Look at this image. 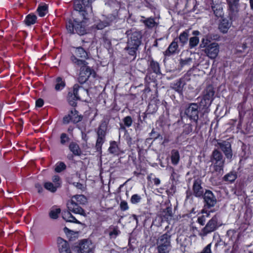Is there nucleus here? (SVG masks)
Returning a JSON list of instances; mask_svg holds the SVG:
<instances>
[{
  "label": "nucleus",
  "mask_w": 253,
  "mask_h": 253,
  "mask_svg": "<svg viewBox=\"0 0 253 253\" xmlns=\"http://www.w3.org/2000/svg\"><path fill=\"white\" fill-rule=\"evenodd\" d=\"M64 231L66 233H69V232H72V231L69 230L68 228L67 227H64Z\"/></svg>",
  "instance_id": "e2e57ef3"
},
{
  "label": "nucleus",
  "mask_w": 253,
  "mask_h": 253,
  "mask_svg": "<svg viewBox=\"0 0 253 253\" xmlns=\"http://www.w3.org/2000/svg\"><path fill=\"white\" fill-rule=\"evenodd\" d=\"M35 187L38 190V193H41L42 192L43 189L41 185L39 183H37L35 184Z\"/></svg>",
  "instance_id": "13d9d810"
},
{
  "label": "nucleus",
  "mask_w": 253,
  "mask_h": 253,
  "mask_svg": "<svg viewBox=\"0 0 253 253\" xmlns=\"http://www.w3.org/2000/svg\"><path fill=\"white\" fill-rule=\"evenodd\" d=\"M94 0H75L74 9L78 12V16L73 21L69 20L66 24V29L71 34L77 33L84 35L86 33L85 20L88 19V13L92 10L91 3Z\"/></svg>",
  "instance_id": "f257e3e1"
},
{
  "label": "nucleus",
  "mask_w": 253,
  "mask_h": 253,
  "mask_svg": "<svg viewBox=\"0 0 253 253\" xmlns=\"http://www.w3.org/2000/svg\"><path fill=\"white\" fill-rule=\"evenodd\" d=\"M247 45L246 43H243L242 44V45H239L237 47V51L238 52H243L245 49L247 48Z\"/></svg>",
  "instance_id": "864d4df0"
},
{
  "label": "nucleus",
  "mask_w": 253,
  "mask_h": 253,
  "mask_svg": "<svg viewBox=\"0 0 253 253\" xmlns=\"http://www.w3.org/2000/svg\"><path fill=\"white\" fill-rule=\"evenodd\" d=\"M44 187L47 190L54 193L56 191L57 188H59V184H54L51 182H46L44 184Z\"/></svg>",
  "instance_id": "a878e982"
},
{
  "label": "nucleus",
  "mask_w": 253,
  "mask_h": 253,
  "mask_svg": "<svg viewBox=\"0 0 253 253\" xmlns=\"http://www.w3.org/2000/svg\"><path fill=\"white\" fill-rule=\"evenodd\" d=\"M71 60L76 66L80 68L78 78V82L80 84L85 83L90 76L95 77V72L87 65L88 63L84 59H78L74 55H72Z\"/></svg>",
  "instance_id": "f03ea898"
},
{
  "label": "nucleus",
  "mask_w": 253,
  "mask_h": 253,
  "mask_svg": "<svg viewBox=\"0 0 253 253\" xmlns=\"http://www.w3.org/2000/svg\"><path fill=\"white\" fill-rule=\"evenodd\" d=\"M123 122L125 124V125L128 127L130 126L132 123V119L130 116H126V117L124 118L123 119Z\"/></svg>",
  "instance_id": "de8ad7c7"
},
{
  "label": "nucleus",
  "mask_w": 253,
  "mask_h": 253,
  "mask_svg": "<svg viewBox=\"0 0 253 253\" xmlns=\"http://www.w3.org/2000/svg\"><path fill=\"white\" fill-rule=\"evenodd\" d=\"M82 117L78 114V112L76 110H72L67 116H65L63 119L64 124H68L70 122L74 123H77L81 121Z\"/></svg>",
  "instance_id": "ddd939ff"
},
{
  "label": "nucleus",
  "mask_w": 253,
  "mask_h": 253,
  "mask_svg": "<svg viewBox=\"0 0 253 253\" xmlns=\"http://www.w3.org/2000/svg\"><path fill=\"white\" fill-rule=\"evenodd\" d=\"M202 180L199 178L194 181L193 185V192L194 196L200 197L203 196L204 189L201 185Z\"/></svg>",
  "instance_id": "f3484780"
},
{
  "label": "nucleus",
  "mask_w": 253,
  "mask_h": 253,
  "mask_svg": "<svg viewBox=\"0 0 253 253\" xmlns=\"http://www.w3.org/2000/svg\"><path fill=\"white\" fill-rule=\"evenodd\" d=\"M178 45L177 44V39L175 38L170 44L168 49L165 51L166 55L169 56L176 53L178 49Z\"/></svg>",
  "instance_id": "412c9836"
},
{
  "label": "nucleus",
  "mask_w": 253,
  "mask_h": 253,
  "mask_svg": "<svg viewBox=\"0 0 253 253\" xmlns=\"http://www.w3.org/2000/svg\"><path fill=\"white\" fill-rule=\"evenodd\" d=\"M154 182L155 185H159L160 183V180L158 178H155L154 179Z\"/></svg>",
  "instance_id": "052dcab7"
},
{
  "label": "nucleus",
  "mask_w": 253,
  "mask_h": 253,
  "mask_svg": "<svg viewBox=\"0 0 253 253\" xmlns=\"http://www.w3.org/2000/svg\"><path fill=\"white\" fill-rule=\"evenodd\" d=\"M192 59L191 58H187L185 59H181L180 61V64L182 67L190 65V63L192 62Z\"/></svg>",
  "instance_id": "09e8293b"
},
{
  "label": "nucleus",
  "mask_w": 253,
  "mask_h": 253,
  "mask_svg": "<svg viewBox=\"0 0 253 253\" xmlns=\"http://www.w3.org/2000/svg\"><path fill=\"white\" fill-rule=\"evenodd\" d=\"M237 177L236 174L233 172H230L226 175H225L224 177V179L225 181L233 182L234 181Z\"/></svg>",
  "instance_id": "ea45409f"
},
{
  "label": "nucleus",
  "mask_w": 253,
  "mask_h": 253,
  "mask_svg": "<svg viewBox=\"0 0 253 253\" xmlns=\"http://www.w3.org/2000/svg\"><path fill=\"white\" fill-rule=\"evenodd\" d=\"M211 161L213 165L215 171L220 172L223 170L225 164V158L221 152L217 149H215L212 151L211 156Z\"/></svg>",
  "instance_id": "39448f33"
},
{
  "label": "nucleus",
  "mask_w": 253,
  "mask_h": 253,
  "mask_svg": "<svg viewBox=\"0 0 253 253\" xmlns=\"http://www.w3.org/2000/svg\"><path fill=\"white\" fill-rule=\"evenodd\" d=\"M77 186L79 188H81V187L82 186V184H80V183H77Z\"/></svg>",
  "instance_id": "338daca9"
},
{
  "label": "nucleus",
  "mask_w": 253,
  "mask_h": 253,
  "mask_svg": "<svg viewBox=\"0 0 253 253\" xmlns=\"http://www.w3.org/2000/svg\"><path fill=\"white\" fill-rule=\"evenodd\" d=\"M86 92V90L80 86L75 84L73 86V92H70L68 95V100L69 104L72 106L76 105V101L81 99V96Z\"/></svg>",
  "instance_id": "423d86ee"
},
{
  "label": "nucleus",
  "mask_w": 253,
  "mask_h": 253,
  "mask_svg": "<svg viewBox=\"0 0 253 253\" xmlns=\"http://www.w3.org/2000/svg\"><path fill=\"white\" fill-rule=\"evenodd\" d=\"M36 106L41 107L43 105V100L42 99H38L36 102Z\"/></svg>",
  "instance_id": "4d7b16f0"
},
{
  "label": "nucleus",
  "mask_w": 253,
  "mask_h": 253,
  "mask_svg": "<svg viewBox=\"0 0 253 253\" xmlns=\"http://www.w3.org/2000/svg\"><path fill=\"white\" fill-rule=\"evenodd\" d=\"M66 168V165L63 162H60L56 165L55 170L57 172H60Z\"/></svg>",
  "instance_id": "37998d69"
},
{
  "label": "nucleus",
  "mask_w": 253,
  "mask_h": 253,
  "mask_svg": "<svg viewBox=\"0 0 253 253\" xmlns=\"http://www.w3.org/2000/svg\"><path fill=\"white\" fill-rule=\"evenodd\" d=\"M184 85V81L182 79H180L176 83L173 84L172 88L178 92L181 93Z\"/></svg>",
  "instance_id": "2f4dec72"
},
{
  "label": "nucleus",
  "mask_w": 253,
  "mask_h": 253,
  "mask_svg": "<svg viewBox=\"0 0 253 253\" xmlns=\"http://www.w3.org/2000/svg\"><path fill=\"white\" fill-rule=\"evenodd\" d=\"M37 11L40 16L43 17L48 12V6L44 3H42L39 5Z\"/></svg>",
  "instance_id": "cd10ccee"
},
{
  "label": "nucleus",
  "mask_w": 253,
  "mask_h": 253,
  "mask_svg": "<svg viewBox=\"0 0 253 253\" xmlns=\"http://www.w3.org/2000/svg\"><path fill=\"white\" fill-rule=\"evenodd\" d=\"M190 4H192L193 5V7L195 6V0H188L187 3L186 4V7L187 8L191 9V7L190 6Z\"/></svg>",
  "instance_id": "6e6d98bb"
},
{
  "label": "nucleus",
  "mask_w": 253,
  "mask_h": 253,
  "mask_svg": "<svg viewBox=\"0 0 253 253\" xmlns=\"http://www.w3.org/2000/svg\"><path fill=\"white\" fill-rule=\"evenodd\" d=\"M229 11V15L231 17L235 16L239 9V0H227Z\"/></svg>",
  "instance_id": "dca6fc26"
},
{
  "label": "nucleus",
  "mask_w": 253,
  "mask_h": 253,
  "mask_svg": "<svg viewBox=\"0 0 253 253\" xmlns=\"http://www.w3.org/2000/svg\"><path fill=\"white\" fill-rule=\"evenodd\" d=\"M59 251L60 253H71L68 243L62 239L58 240Z\"/></svg>",
  "instance_id": "aec40b11"
},
{
  "label": "nucleus",
  "mask_w": 253,
  "mask_h": 253,
  "mask_svg": "<svg viewBox=\"0 0 253 253\" xmlns=\"http://www.w3.org/2000/svg\"><path fill=\"white\" fill-rule=\"evenodd\" d=\"M250 4L251 8L252 9H253V0H250Z\"/></svg>",
  "instance_id": "69168bd1"
},
{
  "label": "nucleus",
  "mask_w": 253,
  "mask_h": 253,
  "mask_svg": "<svg viewBox=\"0 0 253 253\" xmlns=\"http://www.w3.org/2000/svg\"><path fill=\"white\" fill-rule=\"evenodd\" d=\"M203 213H205L206 214L202 215L198 217L197 221L201 225H204L206 222L207 218L209 217L210 213L207 211L205 212L203 211Z\"/></svg>",
  "instance_id": "e433bc0d"
},
{
  "label": "nucleus",
  "mask_w": 253,
  "mask_h": 253,
  "mask_svg": "<svg viewBox=\"0 0 253 253\" xmlns=\"http://www.w3.org/2000/svg\"><path fill=\"white\" fill-rule=\"evenodd\" d=\"M214 90L212 85L208 86L204 91L203 99L201 101V103H205L204 106H209L213 99Z\"/></svg>",
  "instance_id": "f8f14e48"
},
{
  "label": "nucleus",
  "mask_w": 253,
  "mask_h": 253,
  "mask_svg": "<svg viewBox=\"0 0 253 253\" xmlns=\"http://www.w3.org/2000/svg\"><path fill=\"white\" fill-rule=\"evenodd\" d=\"M65 85V83L60 77H58L56 80L55 89L56 90L62 89Z\"/></svg>",
  "instance_id": "c9c22d12"
},
{
  "label": "nucleus",
  "mask_w": 253,
  "mask_h": 253,
  "mask_svg": "<svg viewBox=\"0 0 253 253\" xmlns=\"http://www.w3.org/2000/svg\"><path fill=\"white\" fill-rule=\"evenodd\" d=\"M115 19L116 17L115 16H111L108 20H103L98 23L96 25V28L98 29H103L106 26H109L110 23Z\"/></svg>",
  "instance_id": "393cba45"
},
{
  "label": "nucleus",
  "mask_w": 253,
  "mask_h": 253,
  "mask_svg": "<svg viewBox=\"0 0 253 253\" xmlns=\"http://www.w3.org/2000/svg\"><path fill=\"white\" fill-rule=\"evenodd\" d=\"M206 55L210 59H214L218 55L219 51V45L216 42L211 43L203 50Z\"/></svg>",
  "instance_id": "9b49d317"
},
{
  "label": "nucleus",
  "mask_w": 253,
  "mask_h": 253,
  "mask_svg": "<svg viewBox=\"0 0 253 253\" xmlns=\"http://www.w3.org/2000/svg\"><path fill=\"white\" fill-rule=\"evenodd\" d=\"M60 141L62 144H64L69 141V137L66 133H63L60 136Z\"/></svg>",
  "instance_id": "8fccbe9b"
},
{
  "label": "nucleus",
  "mask_w": 253,
  "mask_h": 253,
  "mask_svg": "<svg viewBox=\"0 0 253 253\" xmlns=\"http://www.w3.org/2000/svg\"><path fill=\"white\" fill-rule=\"evenodd\" d=\"M74 54V55L76 58L77 56L81 58L86 59L88 56L86 51L81 46L75 48Z\"/></svg>",
  "instance_id": "5701e85b"
},
{
  "label": "nucleus",
  "mask_w": 253,
  "mask_h": 253,
  "mask_svg": "<svg viewBox=\"0 0 253 253\" xmlns=\"http://www.w3.org/2000/svg\"><path fill=\"white\" fill-rule=\"evenodd\" d=\"M150 67L153 70V72L158 73L160 71L159 64L158 62L154 61H151L150 62Z\"/></svg>",
  "instance_id": "79ce46f5"
},
{
  "label": "nucleus",
  "mask_w": 253,
  "mask_h": 253,
  "mask_svg": "<svg viewBox=\"0 0 253 253\" xmlns=\"http://www.w3.org/2000/svg\"><path fill=\"white\" fill-rule=\"evenodd\" d=\"M171 234L169 232L161 235L157 241V246H171Z\"/></svg>",
  "instance_id": "a211bd4d"
},
{
  "label": "nucleus",
  "mask_w": 253,
  "mask_h": 253,
  "mask_svg": "<svg viewBox=\"0 0 253 253\" xmlns=\"http://www.w3.org/2000/svg\"><path fill=\"white\" fill-rule=\"evenodd\" d=\"M199 42V39L197 37H193L189 39V46L191 48L196 46Z\"/></svg>",
  "instance_id": "58836bf2"
},
{
  "label": "nucleus",
  "mask_w": 253,
  "mask_h": 253,
  "mask_svg": "<svg viewBox=\"0 0 253 253\" xmlns=\"http://www.w3.org/2000/svg\"><path fill=\"white\" fill-rule=\"evenodd\" d=\"M69 149L75 155L79 156L81 154V151L79 145L75 142H71L70 144Z\"/></svg>",
  "instance_id": "c756f323"
},
{
  "label": "nucleus",
  "mask_w": 253,
  "mask_h": 253,
  "mask_svg": "<svg viewBox=\"0 0 253 253\" xmlns=\"http://www.w3.org/2000/svg\"><path fill=\"white\" fill-rule=\"evenodd\" d=\"M231 25V22L227 18H223L220 21L218 29L222 33H227L229 28Z\"/></svg>",
  "instance_id": "6ab92c4d"
},
{
  "label": "nucleus",
  "mask_w": 253,
  "mask_h": 253,
  "mask_svg": "<svg viewBox=\"0 0 253 253\" xmlns=\"http://www.w3.org/2000/svg\"><path fill=\"white\" fill-rule=\"evenodd\" d=\"M218 217L217 215H214L210 219L206 226L202 229L199 235L201 237L207 236L208 234L214 231L218 228Z\"/></svg>",
  "instance_id": "9d476101"
},
{
  "label": "nucleus",
  "mask_w": 253,
  "mask_h": 253,
  "mask_svg": "<svg viewBox=\"0 0 253 253\" xmlns=\"http://www.w3.org/2000/svg\"><path fill=\"white\" fill-rule=\"evenodd\" d=\"M141 199L140 196L138 194H134L131 196L130 201L132 204H137L139 203Z\"/></svg>",
  "instance_id": "49530a36"
},
{
  "label": "nucleus",
  "mask_w": 253,
  "mask_h": 253,
  "mask_svg": "<svg viewBox=\"0 0 253 253\" xmlns=\"http://www.w3.org/2000/svg\"><path fill=\"white\" fill-rule=\"evenodd\" d=\"M199 107L197 103H192L187 105L184 110V114L196 124L199 119Z\"/></svg>",
  "instance_id": "6e6552de"
},
{
  "label": "nucleus",
  "mask_w": 253,
  "mask_h": 253,
  "mask_svg": "<svg viewBox=\"0 0 253 253\" xmlns=\"http://www.w3.org/2000/svg\"><path fill=\"white\" fill-rule=\"evenodd\" d=\"M189 37L188 31H185L181 33L179 36V40L182 45L187 43Z\"/></svg>",
  "instance_id": "72a5a7b5"
},
{
  "label": "nucleus",
  "mask_w": 253,
  "mask_h": 253,
  "mask_svg": "<svg viewBox=\"0 0 253 253\" xmlns=\"http://www.w3.org/2000/svg\"><path fill=\"white\" fill-rule=\"evenodd\" d=\"M60 209L51 210L49 212V216L51 218L56 219L58 216V214L60 212Z\"/></svg>",
  "instance_id": "a19ab883"
},
{
  "label": "nucleus",
  "mask_w": 253,
  "mask_h": 253,
  "mask_svg": "<svg viewBox=\"0 0 253 253\" xmlns=\"http://www.w3.org/2000/svg\"><path fill=\"white\" fill-rule=\"evenodd\" d=\"M211 41L209 40L208 37H205L202 40L200 47L202 48H206L211 43Z\"/></svg>",
  "instance_id": "c03bdc74"
},
{
  "label": "nucleus",
  "mask_w": 253,
  "mask_h": 253,
  "mask_svg": "<svg viewBox=\"0 0 253 253\" xmlns=\"http://www.w3.org/2000/svg\"><path fill=\"white\" fill-rule=\"evenodd\" d=\"M142 22L148 28H152L157 27L158 24L155 22L154 18H148L142 21Z\"/></svg>",
  "instance_id": "473e14b6"
},
{
  "label": "nucleus",
  "mask_w": 253,
  "mask_h": 253,
  "mask_svg": "<svg viewBox=\"0 0 253 253\" xmlns=\"http://www.w3.org/2000/svg\"><path fill=\"white\" fill-rule=\"evenodd\" d=\"M82 138L84 139L85 141H86L87 139V136L85 133H82Z\"/></svg>",
  "instance_id": "680f3d73"
},
{
  "label": "nucleus",
  "mask_w": 253,
  "mask_h": 253,
  "mask_svg": "<svg viewBox=\"0 0 253 253\" xmlns=\"http://www.w3.org/2000/svg\"><path fill=\"white\" fill-rule=\"evenodd\" d=\"M150 135L151 137V138L157 139L159 136V134L153 129L151 132L150 133Z\"/></svg>",
  "instance_id": "5fc2aeb1"
},
{
  "label": "nucleus",
  "mask_w": 253,
  "mask_h": 253,
  "mask_svg": "<svg viewBox=\"0 0 253 253\" xmlns=\"http://www.w3.org/2000/svg\"><path fill=\"white\" fill-rule=\"evenodd\" d=\"M120 208L122 211H125L128 209L127 203L125 201H121L120 203Z\"/></svg>",
  "instance_id": "603ef678"
},
{
  "label": "nucleus",
  "mask_w": 253,
  "mask_h": 253,
  "mask_svg": "<svg viewBox=\"0 0 253 253\" xmlns=\"http://www.w3.org/2000/svg\"><path fill=\"white\" fill-rule=\"evenodd\" d=\"M71 199L81 206L84 205L87 203V199L83 195H74Z\"/></svg>",
  "instance_id": "b1692460"
},
{
  "label": "nucleus",
  "mask_w": 253,
  "mask_h": 253,
  "mask_svg": "<svg viewBox=\"0 0 253 253\" xmlns=\"http://www.w3.org/2000/svg\"><path fill=\"white\" fill-rule=\"evenodd\" d=\"M171 246H157L158 253H169L171 250Z\"/></svg>",
  "instance_id": "4c0bfd02"
},
{
  "label": "nucleus",
  "mask_w": 253,
  "mask_h": 253,
  "mask_svg": "<svg viewBox=\"0 0 253 253\" xmlns=\"http://www.w3.org/2000/svg\"><path fill=\"white\" fill-rule=\"evenodd\" d=\"M106 232H108L110 239H115L120 233L121 231L117 226H110Z\"/></svg>",
  "instance_id": "4be33fe9"
},
{
  "label": "nucleus",
  "mask_w": 253,
  "mask_h": 253,
  "mask_svg": "<svg viewBox=\"0 0 253 253\" xmlns=\"http://www.w3.org/2000/svg\"><path fill=\"white\" fill-rule=\"evenodd\" d=\"M200 34V32L198 31H194L193 32V35L195 36L199 35Z\"/></svg>",
  "instance_id": "0e129e2a"
},
{
  "label": "nucleus",
  "mask_w": 253,
  "mask_h": 253,
  "mask_svg": "<svg viewBox=\"0 0 253 253\" xmlns=\"http://www.w3.org/2000/svg\"><path fill=\"white\" fill-rule=\"evenodd\" d=\"M216 141L217 143L215 146L223 152L226 159L230 162L233 157V152L231 143L228 141L217 140Z\"/></svg>",
  "instance_id": "1a4fd4ad"
},
{
  "label": "nucleus",
  "mask_w": 253,
  "mask_h": 253,
  "mask_svg": "<svg viewBox=\"0 0 253 253\" xmlns=\"http://www.w3.org/2000/svg\"><path fill=\"white\" fill-rule=\"evenodd\" d=\"M108 4L110 5L111 6L115 8L116 10H119L121 6L120 2L116 0H110L108 2Z\"/></svg>",
  "instance_id": "a18cd8bd"
},
{
  "label": "nucleus",
  "mask_w": 253,
  "mask_h": 253,
  "mask_svg": "<svg viewBox=\"0 0 253 253\" xmlns=\"http://www.w3.org/2000/svg\"><path fill=\"white\" fill-rule=\"evenodd\" d=\"M67 207L68 211H64L62 213L63 219L67 222L81 224V222L78 221L71 213V212H72L75 214H78L85 216L86 213L85 211L82 208L81 206L71 199L67 202Z\"/></svg>",
  "instance_id": "7ed1b4c3"
},
{
  "label": "nucleus",
  "mask_w": 253,
  "mask_h": 253,
  "mask_svg": "<svg viewBox=\"0 0 253 253\" xmlns=\"http://www.w3.org/2000/svg\"><path fill=\"white\" fill-rule=\"evenodd\" d=\"M79 247L81 253H89L93 250L94 246L90 240L85 239L80 242Z\"/></svg>",
  "instance_id": "4468645a"
},
{
  "label": "nucleus",
  "mask_w": 253,
  "mask_h": 253,
  "mask_svg": "<svg viewBox=\"0 0 253 253\" xmlns=\"http://www.w3.org/2000/svg\"><path fill=\"white\" fill-rule=\"evenodd\" d=\"M249 253H253L252 252H250Z\"/></svg>",
  "instance_id": "774afa93"
},
{
  "label": "nucleus",
  "mask_w": 253,
  "mask_h": 253,
  "mask_svg": "<svg viewBox=\"0 0 253 253\" xmlns=\"http://www.w3.org/2000/svg\"><path fill=\"white\" fill-rule=\"evenodd\" d=\"M109 151L110 153L117 154L119 152V148L116 141H112L110 143Z\"/></svg>",
  "instance_id": "f704fd0d"
},
{
  "label": "nucleus",
  "mask_w": 253,
  "mask_h": 253,
  "mask_svg": "<svg viewBox=\"0 0 253 253\" xmlns=\"http://www.w3.org/2000/svg\"><path fill=\"white\" fill-rule=\"evenodd\" d=\"M37 18L36 15L34 14H29L26 16L24 22L26 25L30 26L36 23Z\"/></svg>",
  "instance_id": "c85d7f7f"
},
{
  "label": "nucleus",
  "mask_w": 253,
  "mask_h": 253,
  "mask_svg": "<svg viewBox=\"0 0 253 253\" xmlns=\"http://www.w3.org/2000/svg\"><path fill=\"white\" fill-rule=\"evenodd\" d=\"M52 183L54 184L58 183L59 184V188L61 186V181L60 180V178L58 175H54L52 177Z\"/></svg>",
  "instance_id": "3c124183"
},
{
  "label": "nucleus",
  "mask_w": 253,
  "mask_h": 253,
  "mask_svg": "<svg viewBox=\"0 0 253 253\" xmlns=\"http://www.w3.org/2000/svg\"><path fill=\"white\" fill-rule=\"evenodd\" d=\"M206 205L208 208L214 207L216 204L217 200L212 192L209 190L205 191L203 196Z\"/></svg>",
  "instance_id": "2eb2a0df"
},
{
  "label": "nucleus",
  "mask_w": 253,
  "mask_h": 253,
  "mask_svg": "<svg viewBox=\"0 0 253 253\" xmlns=\"http://www.w3.org/2000/svg\"><path fill=\"white\" fill-rule=\"evenodd\" d=\"M170 169H171V176H170V179H171V180H175V175H176V173L175 172L173 168L171 167Z\"/></svg>",
  "instance_id": "bf43d9fd"
},
{
  "label": "nucleus",
  "mask_w": 253,
  "mask_h": 253,
  "mask_svg": "<svg viewBox=\"0 0 253 253\" xmlns=\"http://www.w3.org/2000/svg\"><path fill=\"white\" fill-rule=\"evenodd\" d=\"M107 126L105 122H102L97 130V138L95 148L97 151L101 152L102 145L105 141Z\"/></svg>",
  "instance_id": "0eeeda50"
},
{
  "label": "nucleus",
  "mask_w": 253,
  "mask_h": 253,
  "mask_svg": "<svg viewBox=\"0 0 253 253\" xmlns=\"http://www.w3.org/2000/svg\"><path fill=\"white\" fill-rule=\"evenodd\" d=\"M142 36L140 32H132L128 38L127 46L125 49L128 54L132 56V60H134L136 56V51L141 44Z\"/></svg>",
  "instance_id": "20e7f679"
},
{
  "label": "nucleus",
  "mask_w": 253,
  "mask_h": 253,
  "mask_svg": "<svg viewBox=\"0 0 253 253\" xmlns=\"http://www.w3.org/2000/svg\"><path fill=\"white\" fill-rule=\"evenodd\" d=\"M212 9L216 17H221L223 14L222 7L220 4H216L212 5Z\"/></svg>",
  "instance_id": "7c9ffc66"
},
{
  "label": "nucleus",
  "mask_w": 253,
  "mask_h": 253,
  "mask_svg": "<svg viewBox=\"0 0 253 253\" xmlns=\"http://www.w3.org/2000/svg\"><path fill=\"white\" fill-rule=\"evenodd\" d=\"M180 155L177 150L173 149L171 152V163L174 165H177L179 163Z\"/></svg>",
  "instance_id": "bb28decb"
}]
</instances>
